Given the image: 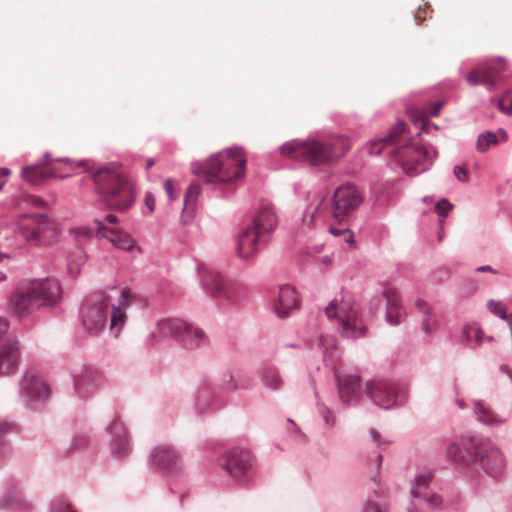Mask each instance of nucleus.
Masks as SVG:
<instances>
[{"mask_svg": "<svg viewBox=\"0 0 512 512\" xmlns=\"http://www.w3.org/2000/svg\"><path fill=\"white\" fill-rule=\"evenodd\" d=\"M134 303V295L129 288L117 291V297L107 291H96L82 302L80 319L84 330L93 336L99 335L108 323L109 332L118 337L128 320V308Z\"/></svg>", "mask_w": 512, "mask_h": 512, "instance_id": "1", "label": "nucleus"}, {"mask_svg": "<svg viewBox=\"0 0 512 512\" xmlns=\"http://www.w3.org/2000/svg\"><path fill=\"white\" fill-rule=\"evenodd\" d=\"M405 127L403 121H397L385 136L369 141L364 146V151L369 155H379L385 148L391 146L389 155L395 158L408 174L418 175L432 166L438 152L430 144L411 143L407 139L403 141Z\"/></svg>", "mask_w": 512, "mask_h": 512, "instance_id": "2", "label": "nucleus"}, {"mask_svg": "<svg viewBox=\"0 0 512 512\" xmlns=\"http://www.w3.org/2000/svg\"><path fill=\"white\" fill-rule=\"evenodd\" d=\"M94 183V191L103 203L116 211H126L132 207L136 197L135 186L121 171L120 166L112 163L89 171Z\"/></svg>", "mask_w": 512, "mask_h": 512, "instance_id": "3", "label": "nucleus"}, {"mask_svg": "<svg viewBox=\"0 0 512 512\" xmlns=\"http://www.w3.org/2000/svg\"><path fill=\"white\" fill-rule=\"evenodd\" d=\"M278 223L274 208L269 204H260L251 222L238 234L237 254L243 260L252 259L267 243L270 234Z\"/></svg>", "mask_w": 512, "mask_h": 512, "instance_id": "4", "label": "nucleus"}, {"mask_svg": "<svg viewBox=\"0 0 512 512\" xmlns=\"http://www.w3.org/2000/svg\"><path fill=\"white\" fill-rule=\"evenodd\" d=\"M246 170V156L241 147L228 148L212 155L205 164L193 165V173H203L205 183L233 184Z\"/></svg>", "mask_w": 512, "mask_h": 512, "instance_id": "5", "label": "nucleus"}, {"mask_svg": "<svg viewBox=\"0 0 512 512\" xmlns=\"http://www.w3.org/2000/svg\"><path fill=\"white\" fill-rule=\"evenodd\" d=\"M337 145L338 143L322 144L314 139L290 140L280 146L279 150L284 157L306 161L311 166H317L330 163L344 154L346 149L340 151Z\"/></svg>", "mask_w": 512, "mask_h": 512, "instance_id": "6", "label": "nucleus"}, {"mask_svg": "<svg viewBox=\"0 0 512 512\" xmlns=\"http://www.w3.org/2000/svg\"><path fill=\"white\" fill-rule=\"evenodd\" d=\"M462 445L468 461L478 464L487 475L500 477L506 467V460L500 449L487 439L477 436H462Z\"/></svg>", "mask_w": 512, "mask_h": 512, "instance_id": "7", "label": "nucleus"}, {"mask_svg": "<svg viewBox=\"0 0 512 512\" xmlns=\"http://www.w3.org/2000/svg\"><path fill=\"white\" fill-rule=\"evenodd\" d=\"M154 340L176 339L183 347L193 350L204 346L208 338L204 331L179 318H166L157 322L151 332Z\"/></svg>", "mask_w": 512, "mask_h": 512, "instance_id": "8", "label": "nucleus"}, {"mask_svg": "<svg viewBox=\"0 0 512 512\" xmlns=\"http://www.w3.org/2000/svg\"><path fill=\"white\" fill-rule=\"evenodd\" d=\"M328 318L338 320V331L343 337L357 339L365 336V327L355 307L353 298L342 295L334 298L325 308Z\"/></svg>", "mask_w": 512, "mask_h": 512, "instance_id": "9", "label": "nucleus"}, {"mask_svg": "<svg viewBox=\"0 0 512 512\" xmlns=\"http://www.w3.org/2000/svg\"><path fill=\"white\" fill-rule=\"evenodd\" d=\"M366 394L376 406L383 409L401 404L407 396V392L401 384L384 380L367 381Z\"/></svg>", "mask_w": 512, "mask_h": 512, "instance_id": "10", "label": "nucleus"}, {"mask_svg": "<svg viewBox=\"0 0 512 512\" xmlns=\"http://www.w3.org/2000/svg\"><path fill=\"white\" fill-rule=\"evenodd\" d=\"M220 465L240 485L247 484L252 478V457L246 449L235 447L227 450L221 458Z\"/></svg>", "mask_w": 512, "mask_h": 512, "instance_id": "11", "label": "nucleus"}, {"mask_svg": "<svg viewBox=\"0 0 512 512\" xmlns=\"http://www.w3.org/2000/svg\"><path fill=\"white\" fill-rule=\"evenodd\" d=\"M8 329V320L5 317H0V376L13 372L20 359L17 338L7 334Z\"/></svg>", "mask_w": 512, "mask_h": 512, "instance_id": "12", "label": "nucleus"}, {"mask_svg": "<svg viewBox=\"0 0 512 512\" xmlns=\"http://www.w3.org/2000/svg\"><path fill=\"white\" fill-rule=\"evenodd\" d=\"M361 202V194L354 185H341L334 191L331 213L335 219L343 221Z\"/></svg>", "mask_w": 512, "mask_h": 512, "instance_id": "13", "label": "nucleus"}, {"mask_svg": "<svg viewBox=\"0 0 512 512\" xmlns=\"http://www.w3.org/2000/svg\"><path fill=\"white\" fill-rule=\"evenodd\" d=\"M434 475L432 472H424L415 476L412 482L410 494L412 498L423 503L430 510H436L442 507L443 498L432 488Z\"/></svg>", "mask_w": 512, "mask_h": 512, "instance_id": "14", "label": "nucleus"}, {"mask_svg": "<svg viewBox=\"0 0 512 512\" xmlns=\"http://www.w3.org/2000/svg\"><path fill=\"white\" fill-rule=\"evenodd\" d=\"M23 217L30 219L36 227L20 226L21 235L32 244L48 245L57 237L56 228L52 227L45 214H28Z\"/></svg>", "mask_w": 512, "mask_h": 512, "instance_id": "15", "label": "nucleus"}, {"mask_svg": "<svg viewBox=\"0 0 512 512\" xmlns=\"http://www.w3.org/2000/svg\"><path fill=\"white\" fill-rule=\"evenodd\" d=\"M100 385L101 374L91 365H83L73 375L74 391L79 398H88L100 388Z\"/></svg>", "mask_w": 512, "mask_h": 512, "instance_id": "16", "label": "nucleus"}, {"mask_svg": "<svg viewBox=\"0 0 512 512\" xmlns=\"http://www.w3.org/2000/svg\"><path fill=\"white\" fill-rule=\"evenodd\" d=\"M503 69H505V63L502 58L488 60L473 69L466 76V81L472 86L483 84L491 90L496 84L498 73Z\"/></svg>", "mask_w": 512, "mask_h": 512, "instance_id": "17", "label": "nucleus"}, {"mask_svg": "<svg viewBox=\"0 0 512 512\" xmlns=\"http://www.w3.org/2000/svg\"><path fill=\"white\" fill-rule=\"evenodd\" d=\"M29 283L41 307H52L62 298V286L55 278L34 279Z\"/></svg>", "mask_w": 512, "mask_h": 512, "instance_id": "18", "label": "nucleus"}, {"mask_svg": "<svg viewBox=\"0 0 512 512\" xmlns=\"http://www.w3.org/2000/svg\"><path fill=\"white\" fill-rule=\"evenodd\" d=\"M9 305L19 317L29 315L41 308L35 293L31 290L29 282L24 286L16 288L10 294Z\"/></svg>", "mask_w": 512, "mask_h": 512, "instance_id": "19", "label": "nucleus"}, {"mask_svg": "<svg viewBox=\"0 0 512 512\" xmlns=\"http://www.w3.org/2000/svg\"><path fill=\"white\" fill-rule=\"evenodd\" d=\"M107 432L111 435L110 447L111 454L115 458L127 456L131 450L129 434L119 416H115L112 423L107 427Z\"/></svg>", "mask_w": 512, "mask_h": 512, "instance_id": "20", "label": "nucleus"}, {"mask_svg": "<svg viewBox=\"0 0 512 512\" xmlns=\"http://www.w3.org/2000/svg\"><path fill=\"white\" fill-rule=\"evenodd\" d=\"M152 466L168 475L180 468V458L177 451L171 446H158L150 454Z\"/></svg>", "mask_w": 512, "mask_h": 512, "instance_id": "21", "label": "nucleus"}, {"mask_svg": "<svg viewBox=\"0 0 512 512\" xmlns=\"http://www.w3.org/2000/svg\"><path fill=\"white\" fill-rule=\"evenodd\" d=\"M49 386L35 371H27L20 385V394L28 402L44 400L49 396Z\"/></svg>", "mask_w": 512, "mask_h": 512, "instance_id": "22", "label": "nucleus"}, {"mask_svg": "<svg viewBox=\"0 0 512 512\" xmlns=\"http://www.w3.org/2000/svg\"><path fill=\"white\" fill-rule=\"evenodd\" d=\"M198 271L205 293L217 299L229 300L226 286L217 271L205 264L199 265Z\"/></svg>", "mask_w": 512, "mask_h": 512, "instance_id": "23", "label": "nucleus"}, {"mask_svg": "<svg viewBox=\"0 0 512 512\" xmlns=\"http://www.w3.org/2000/svg\"><path fill=\"white\" fill-rule=\"evenodd\" d=\"M340 399L346 405L357 404L361 398V377L359 375L335 374Z\"/></svg>", "mask_w": 512, "mask_h": 512, "instance_id": "24", "label": "nucleus"}, {"mask_svg": "<svg viewBox=\"0 0 512 512\" xmlns=\"http://www.w3.org/2000/svg\"><path fill=\"white\" fill-rule=\"evenodd\" d=\"M299 308V297L296 289L288 284L279 287L277 299L273 304L275 314L280 318H285L293 310Z\"/></svg>", "mask_w": 512, "mask_h": 512, "instance_id": "25", "label": "nucleus"}, {"mask_svg": "<svg viewBox=\"0 0 512 512\" xmlns=\"http://www.w3.org/2000/svg\"><path fill=\"white\" fill-rule=\"evenodd\" d=\"M95 228L100 237L106 238L118 249L129 251L134 247L131 235L121 229L109 228L102 221H95Z\"/></svg>", "mask_w": 512, "mask_h": 512, "instance_id": "26", "label": "nucleus"}, {"mask_svg": "<svg viewBox=\"0 0 512 512\" xmlns=\"http://www.w3.org/2000/svg\"><path fill=\"white\" fill-rule=\"evenodd\" d=\"M382 294L386 299V322L392 326L399 325L405 319L406 313L398 292L392 287H387Z\"/></svg>", "mask_w": 512, "mask_h": 512, "instance_id": "27", "label": "nucleus"}, {"mask_svg": "<svg viewBox=\"0 0 512 512\" xmlns=\"http://www.w3.org/2000/svg\"><path fill=\"white\" fill-rule=\"evenodd\" d=\"M474 413L476 419L487 426H500L504 424L507 419L494 413L490 407L482 400L474 401Z\"/></svg>", "mask_w": 512, "mask_h": 512, "instance_id": "28", "label": "nucleus"}, {"mask_svg": "<svg viewBox=\"0 0 512 512\" xmlns=\"http://www.w3.org/2000/svg\"><path fill=\"white\" fill-rule=\"evenodd\" d=\"M507 139L508 134L503 128L497 129L496 132L484 131L477 137L476 150L479 153H484L490 147L496 146L500 142H506Z\"/></svg>", "mask_w": 512, "mask_h": 512, "instance_id": "29", "label": "nucleus"}, {"mask_svg": "<svg viewBox=\"0 0 512 512\" xmlns=\"http://www.w3.org/2000/svg\"><path fill=\"white\" fill-rule=\"evenodd\" d=\"M213 386L225 391H236L238 389H248L250 384L248 381L241 382L235 378L230 370H224L215 376Z\"/></svg>", "mask_w": 512, "mask_h": 512, "instance_id": "30", "label": "nucleus"}, {"mask_svg": "<svg viewBox=\"0 0 512 512\" xmlns=\"http://www.w3.org/2000/svg\"><path fill=\"white\" fill-rule=\"evenodd\" d=\"M200 194V187L197 184H190L184 197V207L181 214L183 223L188 224L194 217L195 205Z\"/></svg>", "mask_w": 512, "mask_h": 512, "instance_id": "31", "label": "nucleus"}, {"mask_svg": "<svg viewBox=\"0 0 512 512\" xmlns=\"http://www.w3.org/2000/svg\"><path fill=\"white\" fill-rule=\"evenodd\" d=\"M53 176H56V173L52 170H45L42 164L26 166L22 169L23 179L33 185L41 184Z\"/></svg>", "mask_w": 512, "mask_h": 512, "instance_id": "32", "label": "nucleus"}, {"mask_svg": "<svg viewBox=\"0 0 512 512\" xmlns=\"http://www.w3.org/2000/svg\"><path fill=\"white\" fill-rule=\"evenodd\" d=\"M261 380L264 386L276 390L280 388L283 379L276 367L268 366L263 369Z\"/></svg>", "mask_w": 512, "mask_h": 512, "instance_id": "33", "label": "nucleus"}, {"mask_svg": "<svg viewBox=\"0 0 512 512\" xmlns=\"http://www.w3.org/2000/svg\"><path fill=\"white\" fill-rule=\"evenodd\" d=\"M85 261L86 255L81 248H76L75 250L71 251L67 256L68 270L71 275H78Z\"/></svg>", "mask_w": 512, "mask_h": 512, "instance_id": "34", "label": "nucleus"}, {"mask_svg": "<svg viewBox=\"0 0 512 512\" xmlns=\"http://www.w3.org/2000/svg\"><path fill=\"white\" fill-rule=\"evenodd\" d=\"M319 346L322 348V354L325 361L331 358L333 361L338 357L339 351L336 346V339L331 335H321L319 337Z\"/></svg>", "mask_w": 512, "mask_h": 512, "instance_id": "35", "label": "nucleus"}, {"mask_svg": "<svg viewBox=\"0 0 512 512\" xmlns=\"http://www.w3.org/2000/svg\"><path fill=\"white\" fill-rule=\"evenodd\" d=\"M447 456L455 462L468 460L467 453L462 445V439L460 440V444L453 442L447 446Z\"/></svg>", "mask_w": 512, "mask_h": 512, "instance_id": "36", "label": "nucleus"}, {"mask_svg": "<svg viewBox=\"0 0 512 512\" xmlns=\"http://www.w3.org/2000/svg\"><path fill=\"white\" fill-rule=\"evenodd\" d=\"M496 106L503 114L512 116V87L498 98Z\"/></svg>", "mask_w": 512, "mask_h": 512, "instance_id": "37", "label": "nucleus"}, {"mask_svg": "<svg viewBox=\"0 0 512 512\" xmlns=\"http://www.w3.org/2000/svg\"><path fill=\"white\" fill-rule=\"evenodd\" d=\"M22 503V500L18 496L14 487H11L7 490L5 496L0 501V508H9L12 506H17Z\"/></svg>", "mask_w": 512, "mask_h": 512, "instance_id": "38", "label": "nucleus"}, {"mask_svg": "<svg viewBox=\"0 0 512 512\" xmlns=\"http://www.w3.org/2000/svg\"><path fill=\"white\" fill-rule=\"evenodd\" d=\"M487 308L492 314H494L495 316L499 317L502 320L508 318V316L510 315L507 313L506 304L503 303L502 301L489 300L487 302Z\"/></svg>", "mask_w": 512, "mask_h": 512, "instance_id": "39", "label": "nucleus"}, {"mask_svg": "<svg viewBox=\"0 0 512 512\" xmlns=\"http://www.w3.org/2000/svg\"><path fill=\"white\" fill-rule=\"evenodd\" d=\"M421 326L422 330L427 335L437 329L438 324L437 321L432 318L430 308L422 312Z\"/></svg>", "mask_w": 512, "mask_h": 512, "instance_id": "40", "label": "nucleus"}, {"mask_svg": "<svg viewBox=\"0 0 512 512\" xmlns=\"http://www.w3.org/2000/svg\"><path fill=\"white\" fill-rule=\"evenodd\" d=\"M452 208H453V205L445 198L439 200L435 204L434 209H435V212L439 216V224L441 227L443 226L444 220Z\"/></svg>", "mask_w": 512, "mask_h": 512, "instance_id": "41", "label": "nucleus"}, {"mask_svg": "<svg viewBox=\"0 0 512 512\" xmlns=\"http://www.w3.org/2000/svg\"><path fill=\"white\" fill-rule=\"evenodd\" d=\"M318 412L326 426L332 428L335 425V417L328 407L319 405Z\"/></svg>", "mask_w": 512, "mask_h": 512, "instance_id": "42", "label": "nucleus"}, {"mask_svg": "<svg viewBox=\"0 0 512 512\" xmlns=\"http://www.w3.org/2000/svg\"><path fill=\"white\" fill-rule=\"evenodd\" d=\"M388 506L386 503H377L372 499H369L364 507L362 512H387Z\"/></svg>", "mask_w": 512, "mask_h": 512, "instance_id": "43", "label": "nucleus"}, {"mask_svg": "<svg viewBox=\"0 0 512 512\" xmlns=\"http://www.w3.org/2000/svg\"><path fill=\"white\" fill-rule=\"evenodd\" d=\"M473 335L475 337V342H476V345L473 347L474 349L477 348L478 346H480L484 339H486L488 341L492 340V337H490V336L485 337L484 332L476 326L473 329Z\"/></svg>", "mask_w": 512, "mask_h": 512, "instance_id": "44", "label": "nucleus"}, {"mask_svg": "<svg viewBox=\"0 0 512 512\" xmlns=\"http://www.w3.org/2000/svg\"><path fill=\"white\" fill-rule=\"evenodd\" d=\"M453 174L456 177V179L459 180L460 182L465 183L468 180L467 171L462 166H459V165L455 166L453 169Z\"/></svg>", "mask_w": 512, "mask_h": 512, "instance_id": "45", "label": "nucleus"}, {"mask_svg": "<svg viewBox=\"0 0 512 512\" xmlns=\"http://www.w3.org/2000/svg\"><path fill=\"white\" fill-rule=\"evenodd\" d=\"M144 202H145V206L149 210V213H152L155 210V205H156V199H155V196L153 195V193L147 192L145 194Z\"/></svg>", "mask_w": 512, "mask_h": 512, "instance_id": "46", "label": "nucleus"}, {"mask_svg": "<svg viewBox=\"0 0 512 512\" xmlns=\"http://www.w3.org/2000/svg\"><path fill=\"white\" fill-rule=\"evenodd\" d=\"M68 508L69 505L63 500H57L51 504L50 510L51 512H66Z\"/></svg>", "mask_w": 512, "mask_h": 512, "instance_id": "47", "label": "nucleus"}, {"mask_svg": "<svg viewBox=\"0 0 512 512\" xmlns=\"http://www.w3.org/2000/svg\"><path fill=\"white\" fill-rule=\"evenodd\" d=\"M164 189L167 193V196H168V199L170 201H173L176 199V195L174 194V189H173V181L171 178H167L164 182Z\"/></svg>", "mask_w": 512, "mask_h": 512, "instance_id": "48", "label": "nucleus"}, {"mask_svg": "<svg viewBox=\"0 0 512 512\" xmlns=\"http://www.w3.org/2000/svg\"><path fill=\"white\" fill-rule=\"evenodd\" d=\"M14 429L13 425L7 421L0 420V438L4 435L12 432Z\"/></svg>", "mask_w": 512, "mask_h": 512, "instance_id": "49", "label": "nucleus"}, {"mask_svg": "<svg viewBox=\"0 0 512 512\" xmlns=\"http://www.w3.org/2000/svg\"><path fill=\"white\" fill-rule=\"evenodd\" d=\"M370 436H371L372 440L376 442V445L379 449L385 450L388 447L389 443L385 440L377 442L379 434L376 430L372 429L370 431Z\"/></svg>", "mask_w": 512, "mask_h": 512, "instance_id": "50", "label": "nucleus"}, {"mask_svg": "<svg viewBox=\"0 0 512 512\" xmlns=\"http://www.w3.org/2000/svg\"><path fill=\"white\" fill-rule=\"evenodd\" d=\"M474 327L475 326L465 325L462 328V341L469 342L471 340Z\"/></svg>", "mask_w": 512, "mask_h": 512, "instance_id": "51", "label": "nucleus"}, {"mask_svg": "<svg viewBox=\"0 0 512 512\" xmlns=\"http://www.w3.org/2000/svg\"><path fill=\"white\" fill-rule=\"evenodd\" d=\"M443 104L444 103L442 101H437V102L433 103L432 109H431V115L434 117H437L439 115V112H440Z\"/></svg>", "mask_w": 512, "mask_h": 512, "instance_id": "52", "label": "nucleus"}, {"mask_svg": "<svg viewBox=\"0 0 512 512\" xmlns=\"http://www.w3.org/2000/svg\"><path fill=\"white\" fill-rule=\"evenodd\" d=\"M415 307L422 313L423 311L429 309V306L427 304L426 301H424L423 299H417L415 301Z\"/></svg>", "mask_w": 512, "mask_h": 512, "instance_id": "53", "label": "nucleus"}, {"mask_svg": "<svg viewBox=\"0 0 512 512\" xmlns=\"http://www.w3.org/2000/svg\"><path fill=\"white\" fill-rule=\"evenodd\" d=\"M96 221H99V220L97 219ZM101 221L104 222V224L107 226V224H117L118 218H117V216H115L113 214H108V215H106L104 220H101Z\"/></svg>", "mask_w": 512, "mask_h": 512, "instance_id": "54", "label": "nucleus"}, {"mask_svg": "<svg viewBox=\"0 0 512 512\" xmlns=\"http://www.w3.org/2000/svg\"><path fill=\"white\" fill-rule=\"evenodd\" d=\"M63 161H65L67 164L70 165L71 169H74L75 167H82L85 165L86 161L85 160H80V161H77V162H74L72 161L71 159L69 158H66L64 159Z\"/></svg>", "mask_w": 512, "mask_h": 512, "instance_id": "55", "label": "nucleus"}, {"mask_svg": "<svg viewBox=\"0 0 512 512\" xmlns=\"http://www.w3.org/2000/svg\"><path fill=\"white\" fill-rule=\"evenodd\" d=\"M343 237H344L345 242H347V243H353L354 242V234L348 228H345Z\"/></svg>", "mask_w": 512, "mask_h": 512, "instance_id": "56", "label": "nucleus"}, {"mask_svg": "<svg viewBox=\"0 0 512 512\" xmlns=\"http://www.w3.org/2000/svg\"><path fill=\"white\" fill-rule=\"evenodd\" d=\"M329 232L335 236H340L344 234L345 228H336L334 226H329Z\"/></svg>", "mask_w": 512, "mask_h": 512, "instance_id": "57", "label": "nucleus"}, {"mask_svg": "<svg viewBox=\"0 0 512 512\" xmlns=\"http://www.w3.org/2000/svg\"><path fill=\"white\" fill-rule=\"evenodd\" d=\"M29 202L32 204V205H35V206H40L42 205L44 202L41 198L39 197H36V196H30L29 197Z\"/></svg>", "mask_w": 512, "mask_h": 512, "instance_id": "58", "label": "nucleus"}, {"mask_svg": "<svg viewBox=\"0 0 512 512\" xmlns=\"http://www.w3.org/2000/svg\"><path fill=\"white\" fill-rule=\"evenodd\" d=\"M478 272H492L496 273V271L490 265H483L476 269Z\"/></svg>", "mask_w": 512, "mask_h": 512, "instance_id": "59", "label": "nucleus"}, {"mask_svg": "<svg viewBox=\"0 0 512 512\" xmlns=\"http://www.w3.org/2000/svg\"><path fill=\"white\" fill-rule=\"evenodd\" d=\"M501 373L510 376L512 374L511 369L506 364H501L499 367Z\"/></svg>", "mask_w": 512, "mask_h": 512, "instance_id": "60", "label": "nucleus"}, {"mask_svg": "<svg viewBox=\"0 0 512 512\" xmlns=\"http://www.w3.org/2000/svg\"><path fill=\"white\" fill-rule=\"evenodd\" d=\"M374 462L376 464L377 469L379 470L380 466H381V463H382V455L381 454H377L375 459H374Z\"/></svg>", "mask_w": 512, "mask_h": 512, "instance_id": "61", "label": "nucleus"}, {"mask_svg": "<svg viewBox=\"0 0 512 512\" xmlns=\"http://www.w3.org/2000/svg\"><path fill=\"white\" fill-rule=\"evenodd\" d=\"M288 423H290L293 427H295V432L299 434L300 437H304V435L300 432L299 428L296 427L294 421L292 419H287Z\"/></svg>", "mask_w": 512, "mask_h": 512, "instance_id": "62", "label": "nucleus"}, {"mask_svg": "<svg viewBox=\"0 0 512 512\" xmlns=\"http://www.w3.org/2000/svg\"><path fill=\"white\" fill-rule=\"evenodd\" d=\"M180 338H190V339H195V336L193 333H191L189 331V333H185V332H182L181 335H180Z\"/></svg>", "mask_w": 512, "mask_h": 512, "instance_id": "63", "label": "nucleus"}, {"mask_svg": "<svg viewBox=\"0 0 512 512\" xmlns=\"http://www.w3.org/2000/svg\"><path fill=\"white\" fill-rule=\"evenodd\" d=\"M504 320L507 322V324H508V326L510 328L511 336H512V313H510L508 318H506Z\"/></svg>", "mask_w": 512, "mask_h": 512, "instance_id": "64", "label": "nucleus"}]
</instances>
